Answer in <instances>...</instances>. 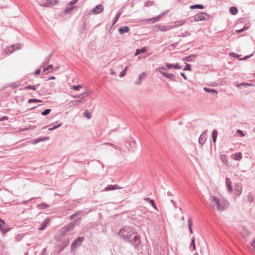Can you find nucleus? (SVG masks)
Masks as SVG:
<instances>
[{"instance_id":"obj_1","label":"nucleus","mask_w":255,"mask_h":255,"mask_svg":"<svg viewBox=\"0 0 255 255\" xmlns=\"http://www.w3.org/2000/svg\"><path fill=\"white\" fill-rule=\"evenodd\" d=\"M118 235L125 242L131 244L135 249L139 248L141 243L140 239L133 228L125 226L120 230Z\"/></svg>"},{"instance_id":"obj_2","label":"nucleus","mask_w":255,"mask_h":255,"mask_svg":"<svg viewBox=\"0 0 255 255\" xmlns=\"http://www.w3.org/2000/svg\"><path fill=\"white\" fill-rule=\"evenodd\" d=\"M169 10H166L162 12L160 14L151 18L144 19L142 20L143 23L144 24H148V23H155L160 20V19L163 16L166 15L168 12Z\"/></svg>"},{"instance_id":"obj_3","label":"nucleus","mask_w":255,"mask_h":255,"mask_svg":"<svg viewBox=\"0 0 255 255\" xmlns=\"http://www.w3.org/2000/svg\"><path fill=\"white\" fill-rule=\"evenodd\" d=\"M210 17V15L207 13L202 12L195 14L194 16V18L195 21H199L209 20Z\"/></svg>"},{"instance_id":"obj_4","label":"nucleus","mask_w":255,"mask_h":255,"mask_svg":"<svg viewBox=\"0 0 255 255\" xmlns=\"http://www.w3.org/2000/svg\"><path fill=\"white\" fill-rule=\"evenodd\" d=\"M157 71H159L164 77L171 80L172 81H174L175 76L171 73H168L165 71L166 69L164 67H160L156 69Z\"/></svg>"},{"instance_id":"obj_5","label":"nucleus","mask_w":255,"mask_h":255,"mask_svg":"<svg viewBox=\"0 0 255 255\" xmlns=\"http://www.w3.org/2000/svg\"><path fill=\"white\" fill-rule=\"evenodd\" d=\"M211 203L212 204V206H214L215 205L217 206V209L218 210L222 211L224 210V207L221 205L220 202L218 198L215 196H212L211 197Z\"/></svg>"},{"instance_id":"obj_6","label":"nucleus","mask_w":255,"mask_h":255,"mask_svg":"<svg viewBox=\"0 0 255 255\" xmlns=\"http://www.w3.org/2000/svg\"><path fill=\"white\" fill-rule=\"evenodd\" d=\"M21 48L20 44H13L10 46L6 47L4 50L5 54H10L16 50L20 49Z\"/></svg>"},{"instance_id":"obj_7","label":"nucleus","mask_w":255,"mask_h":255,"mask_svg":"<svg viewBox=\"0 0 255 255\" xmlns=\"http://www.w3.org/2000/svg\"><path fill=\"white\" fill-rule=\"evenodd\" d=\"M84 237H78L72 243L71 247L72 250L78 248L81 245L82 242L84 240Z\"/></svg>"},{"instance_id":"obj_8","label":"nucleus","mask_w":255,"mask_h":255,"mask_svg":"<svg viewBox=\"0 0 255 255\" xmlns=\"http://www.w3.org/2000/svg\"><path fill=\"white\" fill-rule=\"evenodd\" d=\"M104 10V6L102 4H99L96 5L90 12V13H93L95 14H98L101 13Z\"/></svg>"},{"instance_id":"obj_9","label":"nucleus","mask_w":255,"mask_h":255,"mask_svg":"<svg viewBox=\"0 0 255 255\" xmlns=\"http://www.w3.org/2000/svg\"><path fill=\"white\" fill-rule=\"evenodd\" d=\"M5 223L4 221L0 218V230L3 234H5L9 231V228L8 227H5Z\"/></svg>"},{"instance_id":"obj_10","label":"nucleus","mask_w":255,"mask_h":255,"mask_svg":"<svg viewBox=\"0 0 255 255\" xmlns=\"http://www.w3.org/2000/svg\"><path fill=\"white\" fill-rule=\"evenodd\" d=\"M146 75V74L145 72H142L141 74H140L138 77L137 80L134 82L135 84L138 85H140L142 80L145 78Z\"/></svg>"},{"instance_id":"obj_11","label":"nucleus","mask_w":255,"mask_h":255,"mask_svg":"<svg viewBox=\"0 0 255 255\" xmlns=\"http://www.w3.org/2000/svg\"><path fill=\"white\" fill-rule=\"evenodd\" d=\"M122 14V12L120 10L116 13L113 20L112 24L110 25L109 29V32L111 30V29H112L113 25L117 22L118 20L119 17H120L121 15Z\"/></svg>"},{"instance_id":"obj_12","label":"nucleus","mask_w":255,"mask_h":255,"mask_svg":"<svg viewBox=\"0 0 255 255\" xmlns=\"http://www.w3.org/2000/svg\"><path fill=\"white\" fill-rule=\"evenodd\" d=\"M50 222V219L49 218H46L42 223L41 226L38 228V230H43L46 229L48 224Z\"/></svg>"},{"instance_id":"obj_13","label":"nucleus","mask_w":255,"mask_h":255,"mask_svg":"<svg viewBox=\"0 0 255 255\" xmlns=\"http://www.w3.org/2000/svg\"><path fill=\"white\" fill-rule=\"evenodd\" d=\"M74 225L72 224H68L62 229V232L64 233L69 232L74 229Z\"/></svg>"},{"instance_id":"obj_14","label":"nucleus","mask_w":255,"mask_h":255,"mask_svg":"<svg viewBox=\"0 0 255 255\" xmlns=\"http://www.w3.org/2000/svg\"><path fill=\"white\" fill-rule=\"evenodd\" d=\"M121 187H119L118 185H108L106 188H105L104 191H110V190H114L115 189H121Z\"/></svg>"},{"instance_id":"obj_15","label":"nucleus","mask_w":255,"mask_h":255,"mask_svg":"<svg viewBox=\"0 0 255 255\" xmlns=\"http://www.w3.org/2000/svg\"><path fill=\"white\" fill-rule=\"evenodd\" d=\"M226 186L227 187L228 190L231 193L233 191V187L232 186V182L231 179L228 178H226Z\"/></svg>"},{"instance_id":"obj_16","label":"nucleus","mask_w":255,"mask_h":255,"mask_svg":"<svg viewBox=\"0 0 255 255\" xmlns=\"http://www.w3.org/2000/svg\"><path fill=\"white\" fill-rule=\"evenodd\" d=\"M165 66L168 69L174 68L175 69H181V67L179 66L178 63L175 64H172L170 63H166Z\"/></svg>"},{"instance_id":"obj_17","label":"nucleus","mask_w":255,"mask_h":255,"mask_svg":"<svg viewBox=\"0 0 255 255\" xmlns=\"http://www.w3.org/2000/svg\"><path fill=\"white\" fill-rule=\"evenodd\" d=\"M75 8V6L69 5L67 4L66 7L64 9V12L65 14H68L70 13Z\"/></svg>"},{"instance_id":"obj_18","label":"nucleus","mask_w":255,"mask_h":255,"mask_svg":"<svg viewBox=\"0 0 255 255\" xmlns=\"http://www.w3.org/2000/svg\"><path fill=\"white\" fill-rule=\"evenodd\" d=\"M154 31H158L159 30H160L161 31H164L167 30L166 26L164 25H160V24H157L155 26L154 28Z\"/></svg>"},{"instance_id":"obj_19","label":"nucleus","mask_w":255,"mask_h":255,"mask_svg":"<svg viewBox=\"0 0 255 255\" xmlns=\"http://www.w3.org/2000/svg\"><path fill=\"white\" fill-rule=\"evenodd\" d=\"M196 56V55L195 54L190 55L189 56H187L184 57L183 60L187 62H193L194 61L193 58H195Z\"/></svg>"},{"instance_id":"obj_20","label":"nucleus","mask_w":255,"mask_h":255,"mask_svg":"<svg viewBox=\"0 0 255 255\" xmlns=\"http://www.w3.org/2000/svg\"><path fill=\"white\" fill-rule=\"evenodd\" d=\"M144 200L146 202H148L154 209L157 210L154 200L151 199L150 198H145Z\"/></svg>"},{"instance_id":"obj_21","label":"nucleus","mask_w":255,"mask_h":255,"mask_svg":"<svg viewBox=\"0 0 255 255\" xmlns=\"http://www.w3.org/2000/svg\"><path fill=\"white\" fill-rule=\"evenodd\" d=\"M53 54V52H52L50 54H49L47 57H46L45 58L44 62H43V63L41 65L42 66H45L46 65H47L49 62Z\"/></svg>"},{"instance_id":"obj_22","label":"nucleus","mask_w":255,"mask_h":255,"mask_svg":"<svg viewBox=\"0 0 255 255\" xmlns=\"http://www.w3.org/2000/svg\"><path fill=\"white\" fill-rule=\"evenodd\" d=\"M50 207V205L46 203L39 204L36 205V208L39 210L45 209Z\"/></svg>"},{"instance_id":"obj_23","label":"nucleus","mask_w":255,"mask_h":255,"mask_svg":"<svg viewBox=\"0 0 255 255\" xmlns=\"http://www.w3.org/2000/svg\"><path fill=\"white\" fill-rule=\"evenodd\" d=\"M49 137H43L40 138H37L32 140V143L33 144H36L39 142L45 141L46 139H48Z\"/></svg>"},{"instance_id":"obj_24","label":"nucleus","mask_w":255,"mask_h":255,"mask_svg":"<svg viewBox=\"0 0 255 255\" xmlns=\"http://www.w3.org/2000/svg\"><path fill=\"white\" fill-rule=\"evenodd\" d=\"M229 11L231 14H232L233 15H235L238 13V9L236 6H232L230 7Z\"/></svg>"},{"instance_id":"obj_25","label":"nucleus","mask_w":255,"mask_h":255,"mask_svg":"<svg viewBox=\"0 0 255 255\" xmlns=\"http://www.w3.org/2000/svg\"><path fill=\"white\" fill-rule=\"evenodd\" d=\"M204 8V6L201 4H195L191 5L190 6V8L191 9H194L196 8L198 9H203Z\"/></svg>"},{"instance_id":"obj_26","label":"nucleus","mask_w":255,"mask_h":255,"mask_svg":"<svg viewBox=\"0 0 255 255\" xmlns=\"http://www.w3.org/2000/svg\"><path fill=\"white\" fill-rule=\"evenodd\" d=\"M118 32H129V27L128 26H122L120 27L118 29Z\"/></svg>"},{"instance_id":"obj_27","label":"nucleus","mask_w":255,"mask_h":255,"mask_svg":"<svg viewBox=\"0 0 255 255\" xmlns=\"http://www.w3.org/2000/svg\"><path fill=\"white\" fill-rule=\"evenodd\" d=\"M40 84H38L37 85H28V86H25L24 88V90H29V89H31V90H32L33 91H35L37 89L38 86Z\"/></svg>"},{"instance_id":"obj_28","label":"nucleus","mask_w":255,"mask_h":255,"mask_svg":"<svg viewBox=\"0 0 255 255\" xmlns=\"http://www.w3.org/2000/svg\"><path fill=\"white\" fill-rule=\"evenodd\" d=\"M146 51H147V48L146 47H142L141 49H137L136 50L134 55H137L139 54L144 53V52H146Z\"/></svg>"},{"instance_id":"obj_29","label":"nucleus","mask_w":255,"mask_h":255,"mask_svg":"<svg viewBox=\"0 0 255 255\" xmlns=\"http://www.w3.org/2000/svg\"><path fill=\"white\" fill-rule=\"evenodd\" d=\"M203 89L206 92L210 93L212 94H217L218 93L217 91L213 89H210L207 87H204Z\"/></svg>"},{"instance_id":"obj_30","label":"nucleus","mask_w":255,"mask_h":255,"mask_svg":"<svg viewBox=\"0 0 255 255\" xmlns=\"http://www.w3.org/2000/svg\"><path fill=\"white\" fill-rule=\"evenodd\" d=\"M242 154L241 152L236 153L233 155V159L236 160H240L242 159Z\"/></svg>"},{"instance_id":"obj_31","label":"nucleus","mask_w":255,"mask_h":255,"mask_svg":"<svg viewBox=\"0 0 255 255\" xmlns=\"http://www.w3.org/2000/svg\"><path fill=\"white\" fill-rule=\"evenodd\" d=\"M184 23H185V21L181 20L180 21H177L174 24V25H169V26H170L171 28H173L174 27L182 25Z\"/></svg>"},{"instance_id":"obj_32","label":"nucleus","mask_w":255,"mask_h":255,"mask_svg":"<svg viewBox=\"0 0 255 255\" xmlns=\"http://www.w3.org/2000/svg\"><path fill=\"white\" fill-rule=\"evenodd\" d=\"M221 160L222 162L226 165L228 164V161L227 159V156L225 154L221 155L220 156Z\"/></svg>"},{"instance_id":"obj_33","label":"nucleus","mask_w":255,"mask_h":255,"mask_svg":"<svg viewBox=\"0 0 255 255\" xmlns=\"http://www.w3.org/2000/svg\"><path fill=\"white\" fill-rule=\"evenodd\" d=\"M190 248L191 249L192 251H193V250H195L196 249V246L195 244V239L194 237H193L191 239V243L190 245Z\"/></svg>"},{"instance_id":"obj_34","label":"nucleus","mask_w":255,"mask_h":255,"mask_svg":"<svg viewBox=\"0 0 255 255\" xmlns=\"http://www.w3.org/2000/svg\"><path fill=\"white\" fill-rule=\"evenodd\" d=\"M205 140H206V138L205 137V135L201 134L199 138V140H198L199 143L200 144L203 145L204 142H205Z\"/></svg>"},{"instance_id":"obj_35","label":"nucleus","mask_w":255,"mask_h":255,"mask_svg":"<svg viewBox=\"0 0 255 255\" xmlns=\"http://www.w3.org/2000/svg\"><path fill=\"white\" fill-rule=\"evenodd\" d=\"M250 26L245 24L242 28L235 30V32H244V31L249 29Z\"/></svg>"},{"instance_id":"obj_36","label":"nucleus","mask_w":255,"mask_h":255,"mask_svg":"<svg viewBox=\"0 0 255 255\" xmlns=\"http://www.w3.org/2000/svg\"><path fill=\"white\" fill-rule=\"evenodd\" d=\"M252 86H253L252 84L248 83H242L238 84L237 85V87H239V88L241 86H243L244 87H247Z\"/></svg>"},{"instance_id":"obj_37","label":"nucleus","mask_w":255,"mask_h":255,"mask_svg":"<svg viewBox=\"0 0 255 255\" xmlns=\"http://www.w3.org/2000/svg\"><path fill=\"white\" fill-rule=\"evenodd\" d=\"M217 134H218L217 131L215 129H214L212 131V137L213 141L214 142H216V141Z\"/></svg>"},{"instance_id":"obj_38","label":"nucleus","mask_w":255,"mask_h":255,"mask_svg":"<svg viewBox=\"0 0 255 255\" xmlns=\"http://www.w3.org/2000/svg\"><path fill=\"white\" fill-rule=\"evenodd\" d=\"M188 227H189V232H190V233H193V230L192 228V219L191 218H189V219L188 220Z\"/></svg>"},{"instance_id":"obj_39","label":"nucleus","mask_w":255,"mask_h":255,"mask_svg":"<svg viewBox=\"0 0 255 255\" xmlns=\"http://www.w3.org/2000/svg\"><path fill=\"white\" fill-rule=\"evenodd\" d=\"M110 145V146L113 147L115 149L121 150V148L119 146H116L115 144L110 143V142H105L103 144V145Z\"/></svg>"},{"instance_id":"obj_40","label":"nucleus","mask_w":255,"mask_h":255,"mask_svg":"<svg viewBox=\"0 0 255 255\" xmlns=\"http://www.w3.org/2000/svg\"><path fill=\"white\" fill-rule=\"evenodd\" d=\"M84 116L88 119H90L92 118L91 114L88 112V110H85V112L84 113Z\"/></svg>"},{"instance_id":"obj_41","label":"nucleus","mask_w":255,"mask_h":255,"mask_svg":"<svg viewBox=\"0 0 255 255\" xmlns=\"http://www.w3.org/2000/svg\"><path fill=\"white\" fill-rule=\"evenodd\" d=\"M153 3L154 2L153 1L148 0L144 2V6L145 7H148L152 5Z\"/></svg>"},{"instance_id":"obj_42","label":"nucleus","mask_w":255,"mask_h":255,"mask_svg":"<svg viewBox=\"0 0 255 255\" xmlns=\"http://www.w3.org/2000/svg\"><path fill=\"white\" fill-rule=\"evenodd\" d=\"M128 67L127 66H126L125 69L121 72L119 75L120 77H123L126 74V72L128 70Z\"/></svg>"},{"instance_id":"obj_43","label":"nucleus","mask_w":255,"mask_h":255,"mask_svg":"<svg viewBox=\"0 0 255 255\" xmlns=\"http://www.w3.org/2000/svg\"><path fill=\"white\" fill-rule=\"evenodd\" d=\"M42 102V101L39 99H30L28 100V103H40Z\"/></svg>"},{"instance_id":"obj_44","label":"nucleus","mask_w":255,"mask_h":255,"mask_svg":"<svg viewBox=\"0 0 255 255\" xmlns=\"http://www.w3.org/2000/svg\"><path fill=\"white\" fill-rule=\"evenodd\" d=\"M51 111L50 109H46L41 113V115L42 116H46L50 113Z\"/></svg>"},{"instance_id":"obj_45","label":"nucleus","mask_w":255,"mask_h":255,"mask_svg":"<svg viewBox=\"0 0 255 255\" xmlns=\"http://www.w3.org/2000/svg\"><path fill=\"white\" fill-rule=\"evenodd\" d=\"M186 64V66H185V67L183 68V70L184 71H191V65L188 63H185Z\"/></svg>"},{"instance_id":"obj_46","label":"nucleus","mask_w":255,"mask_h":255,"mask_svg":"<svg viewBox=\"0 0 255 255\" xmlns=\"http://www.w3.org/2000/svg\"><path fill=\"white\" fill-rule=\"evenodd\" d=\"M53 67V65H52V64L49 65L47 67L44 68L43 71V72L49 71L50 70L52 69Z\"/></svg>"},{"instance_id":"obj_47","label":"nucleus","mask_w":255,"mask_h":255,"mask_svg":"<svg viewBox=\"0 0 255 255\" xmlns=\"http://www.w3.org/2000/svg\"><path fill=\"white\" fill-rule=\"evenodd\" d=\"M235 189L236 190V191L237 192L238 195H240L241 194L242 188L240 186H239V185L236 186L235 187Z\"/></svg>"},{"instance_id":"obj_48","label":"nucleus","mask_w":255,"mask_h":255,"mask_svg":"<svg viewBox=\"0 0 255 255\" xmlns=\"http://www.w3.org/2000/svg\"><path fill=\"white\" fill-rule=\"evenodd\" d=\"M62 125V123H60L59 124H58L56 126H53L52 127H51V128H49L48 130H53L54 129H55L57 128H58L59 127H60Z\"/></svg>"},{"instance_id":"obj_49","label":"nucleus","mask_w":255,"mask_h":255,"mask_svg":"<svg viewBox=\"0 0 255 255\" xmlns=\"http://www.w3.org/2000/svg\"><path fill=\"white\" fill-rule=\"evenodd\" d=\"M84 101L82 100H77L74 101V106H78L80 104L83 103Z\"/></svg>"},{"instance_id":"obj_50","label":"nucleus","mask_w":255,"mask_h":255,"mask_svg":"<svg viewBox=\"0 0 255 255\" xmlns=\"http://www.w3.org/2000/svg\"><path fill=\"white\" fill-rule=\"evenodd\" d=\"M41 6H43V7H48L50 5H52V4L51 3H49L48 1L47 0L46 2H43V3H41L40 4Z\"/></svg>"},{"instance_id":"obj_51","label":"nucleus","mask_w":255,"mask_h":255,"mask_svg":"<svg viewBox=\"0 0 255 255\" xmlns=\"http://www.w3.org/2000/svg\"><path fill=\"white\" fill-rule=\"evenodd\" d=\"M236 132L237 133H238L240 136H245V134L243 132V131H242V130L241 129H238L237 131H236Z\"/></svg>"},{"instance_id":"obj_52","label":"nucleus","mask_w":255,"mask_h":255,"mask_svg":"<svg viewBox=\"0 0 255 255\" xmlns=\"http://www.w3.org/2000/svg\"><path fill=\"white\" fill-rule=\"evenodd\" d=\"M81 87H82L81 85H74L73 86V89L75 91H78Z\"/></svg>"},{"instance_id":"obj_53","label":"nucleus","mask_w":255,"mask_h":255,"mask_svg":"<svg viewBox=\"0 0 255 255\" xmlns=\"http://www.w3.org/2000/svg\"><path fill=\"white\" fill-rule=\"evenodd\" d=\"M78 214H79V212H77V213H75L71 215L69 217L70 220H73L75 217H77Z\"/></svg>"},{"instance_id":"obj_54","label":"nucleus","mask_w":255,"mask_h":255,"mask_svg":"<svg viewBox=\"0 0 255 255\" xmlns=\"http://www.w3.org/2000/svg\"><path fill=\"white\" fill-rule=\"evenodd\" d=\"M230 55L231 56H232V57H235V58H238L239 57V54H238L237 53H234V52H231L230 53Z\"/></svg>"},{"instance_id":"obj_55","label":"nucleus","mask_w":255,"mask_h":255,"mask_svg":"<svg viewBox=\"0 0 255 255\" xmlns=\"http://www.w3.org/2000/svg\"><path fill=\"white\" fill-rule=\"evenodd\" d=\"M78 0H72L70 1L68 3V4H69V5L74 6V4H75L78 2Z\"/></svg>"},{"instance_id":"obj_56","label":"nucleus","mask_w":255,"mask_h":255,"mask_svg":"<svg viewBox=\"0 0 255 255\" xmlns=\"http://www.w3.org/2000/svg\"><path fill=\"white\" fill-rule=\"evenodd\" d=\"M8 118L7 116H4L1 118H0V122L7 120Z\"/></svg>"},{"instance_id":"obj_57","label":"nucleus","mask_w":255,"mask_h":255,"mask_svg":"<svg viewBox=\"0 0 255 255\" xmlns=\"http://www.w3.org/2000/svg\"><path fill=\"white\" fill-rule=\"evenodd\" d=\"M170 201H171V202L172 203V204H173V206H174V208H175V209H176V208H177V203H176V201H174V200H171Z\"/></svg>"},{"instance_id":"obj_58","label":"nucleus","mask_w":255,"mask_h":255,"mask_svg":"<svg viewBox=\"0 0 255 255\" xmlns=\"http://www.w3.org/2000/svg\"><path fill=\"white\" fill-rule=\"evenodd\" d=\"M41 72V70L40 69H37L35 72H34V75L35 76H36L38 74H39Z\"/></svg>"},{"instance_id":"obj_59","label":"nucleus","mask_w":255,"mask_h":255,"mask_svg":"<svg viewBox=\"0 0 255 255\" xmlns=\"http://www.w3.org/2000/svg\"><path fill=\"white\" fill-rule=\"evenodd\" d=\"M253 55V54H252L250 55H247V56H245L243 58L241 59V60H246V59H248L249 58L251 57Z\"/></svg>"},{"instance_id":"obj_60","label":"nucleus","mask_w":255,"mask_h":255,"mask_svg":"<svg viewBox=\"0 0 255 255\" xmlns=\"http://www.w3.org/2000/svg\"><path fill=\"white\" fill-rule=\"evenodd\" d=\"M46 250V248L43 249L40 255H45V254Z\"/></svg>"},{"instance_id":"obj_61","label":"nucleus","mask_w":255,"mask_h":255,"mask_svg":"<svg viewBox=\"0 0 255 255\" xmlns=\"http://www.w3.org/2000/svg\"><path fill=\"white\" fill-rule=\"evenodd\" d=\"M251 246L255 249V239L253 241Z\"/></svg>"},{"instance_id":"obj_62","label":"nucleus","mask_w":255,"mask_h":255,"mask_svg":"<svg viewBox=\"0 0 255 255\" xmlns=\"http://www.w3.org/2000/svg\"><path fill=\"white\" fill-rule=\"evenodd\" d=\"M180 75L182 77H183V78L185 79V80H186L187 79V77L186 76H185V74L184 73H180Z\"/></svg>"},{"instance_id":"obj_63","label":"nucleus","mask_w":255,"mask_h":255,"mask_svg":"<svg viewBox=\"0 0 255 255\" xmlns=\"http://www.w3.org/2000/svg\"><path fill=\"white\" fill-rule=\"evenodd\" d=\"M80 95H81V97L83 98V97L88 95V94L86 93H83L81 94Z\"/></svg>"},{"instance_id":"obj_64","label":"nucleus","mask_w":255,"mask_h":255,"mask_svg":"<svg viewBox=\"0 0 255 255\" xmlns=\"http://www.w3.org/2000/svg\"><path fill=\"white\" fill-rule=\"evenodd\" d=\"M74 97L76 98H81V95H80V94L79 95H77Z\"/></svg>"}]
</instances>
